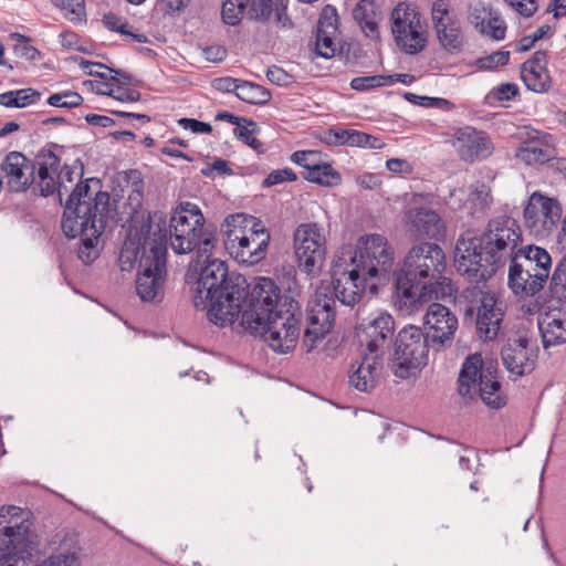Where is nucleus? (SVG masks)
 <instances>
[{
	"label": "nucleus",
	"instance_id": "1",
	"mask_svg": "<svg viewBox=\"0 0 566 566\" xmlns=\"http://www.w3.org/2000/svg\"><path fill=\"white\" fill-rule=\"evenodd\" d=\"M202 262L199 277L192 286V302L206 311L217 326L232 325L242 308L239 326L253 336H260L276 353L295 348L300 337L298 318L290 310H277L280 290L270 277H259L248 293L245 280L229 275L224 261L211 259V252L198 258Z\"/></svg>",
	"mask_w": 566,
	"mask_h": 566
},
{
	"label": "nucleus",
	"instance_id": "2",
	"mask_svg": "<svg viewBox=\"0 0 566 566\" xmlns=\"http://www.w3.org/2000/svg\"><path fill=\"white\" fill-rule=\"evenodd\" d=\"M395 263V251L382 234H366L358 239L355 249L344 248L334 258L332 283H322L307 305V326L303 345L313 350L331 331L335 317V305L353 307L365 290L373 294L377 285L389 280Z\"/></svg>",
	"mask_w": 566,
	"mask_h": 566
},
{
	"label": "nucleus",
	"instance_id": "3",
	"mask_svg": "<svg viewBox=\"0 0 566 566\" xmlns=\"http://www.w3.org/2000/svg\"><path fill=\"white\" fill-rule=\"evenodd\" d=\"M521 241V227L514 218L506 214L494 217L489 220L480 238L458 239L457 271L469 281H486L514 256Z\"/></svg>",
	"mask_w": 566,
	"mask_h": 566
},
{
	"label": "nucleus",
	"instance_id": "4",
	"mask_svg": "<svg viewBox=\"0 0 566 566\" xmlns=\"http://www.w3.org/2000/svg\"><path fill=\"white\" fill-rule=\"evenodd\" d=\"M109 196L101 182L90 178L76 185L65 202L62 229L69 238H80L78 258L91 264L98 256V240L108 216Z\"/></svg>",
	"mask_w": 566,
	"mask_h": 566
},
{
	"label": "nucleus",
	"instance_id": "5",
	"mask_svg": "<svg viewBox=\"0 0 566 566\" xmlns=\"http://www.w3.org/2000/svg\"><path fill=\"white\" fill-rule=\"evenodd\" d=\"M446 269V255L436 243L412 247L395 271V297L400 310L412 313L429 302Z\"/></svg>",
	"mask_w": 566,
	"mask_h": 566
},
{
	"label": "nucleus",
	"instance_id": "6",
	"mask_svg": "<svg viewBox=\"0 0 566 566\" xmlns=\"http://www.w3.org/2000/svg\"><path fill=\"white\" fill-rule=\"evenodd\" d=\"M224 248L237 262L254 265L266 255L270 233L254 217L237 213L222 226Z\"/></svg>",
	"mask_w": 566,
	"mask_h": 566
},
{
	"label": "nucleus",
	"instance_id": "7",
	"mask_svg": "<svg viewBox=\"0 0 566 566\" xmlns=\"http://www.w3.org/2000/svg\"><path fill=\"white\" fill-rule=\"evenodd\" d=\"M169 239L175 253L186 254L197 249L198 258L212 252L216 241L213 233L203 229V216L196 206L191 209L181 208L174 213Z\"/></svg>",
	"mask_w": 566,
	"mask_h": 566
},
{
	"label": "nucleus",
	"instance_id": "8",
	"mask_svg": "<svg viewBox=\"0 0 566 566\" xmlns=\"http://www.w3.org/2000/svg\"><path fill=\"white\" fill-rule=\"evenodd\" d=\"M458 382V392L463 398L471 400L480 397L492 408H501L505 405L496 373L492 366H484L481 354H472L465 358Z\"/></svg>",
	"mask_w": 566,
	"mask_h": 566
},
{
	"label": "nucleus",
	"instance_id": "9",
	"mask_svg": "<svg viewBox=\"0 0 566 566\" xmlns=\"http://www.w3.org/2000/svg\"><path fill=\"white\" fill-rule=\"evenodd\" d=\"M139 260L136 293L143 302L160 303L165 296L167 245L165 238L148 240Z\"/></svg>",
	"mask_w": 566,
	"mask_h": 566
},
{
	"label": "nucleus",
	"instance_id": "10",
	"mask_svg": "<svg viewBox=\"0 0 566 566\" xmlns=\"http://www.w3.org/2000/svg\"><path fill=\"white\" fill-rule=\"evenodd\" d=\"M428 354V336L418 326H406L396 338L390 369L400 379L409 378L416 370L427 365Z\"/></svg>",
	"mask_w": 566,
	"mask_h": 566
},
{
	"label": "nucleus",
	"instance_id": "11",
	"mask_svg": "<svg viewBox=\"0 0 566 566\" xmlns=\"http://www.w3.org/2000/svg\"><path fill=\"white\" fill-rule=\"evenodd\" d=\"M326 234L316 222L297 226L294 231V251L298 269L308 276H318L326 259Z\"/></svg>",
	"mask_w": 566,
	"mask_h": 566
},
{
	"label": "nucleus",
	"instance_id": "12",
	"mask_svg": "<svg viewBox=\"0 0 566 566\" xmlns=\"http://www.w3.org/2000/svg\"><path fill=\"white\" fill-rule=\"evenodd\" d=\"M391 32L397 46L407 54H417L426 48L427 30L420 13L406 2L391 12Z\"/></svg>",
	"mask_w": 566,
	"mask_h": 566
},
{
	"label": "nucleus",
	"instance_id": "13",
	"mask_svg": "<svg viewBox=\"0 0 566 566\" xmlns=\"http://www.w3.org/2000/svg\"><path fill=\"white\" fill-rule=\"evenodd\" d=\"M465 298H470L472 305L467 313H476L475 325L480 338L493 340L497 337L503 317V304L493 293L485 292L479 287L467 289L463 293Z\"/></svg>",
	"mask_w": 566,
	"mask_h": 566
},
{
	"label": "nucleus",
	"instance_id": "14",
	"mask_svg": "<svg viewBox=\"0 0 566 566\" xmlns=\"http://www.w3.org/2000/svg\"><path fill=\"white\" fill-rule=\"evenodd\" d=\"M562 213V205L557 199L535 191L523 210L524 224L535 238L544 239L557 229Z\"/></svg>",
	"mask_w": 566,
	"mask_h": 566
},
{
	"label": "nucleus",
	"instance_id": "15",
	"mask_svg": "<svg viewBox=\"0 0 566 566\" xmlns=\"http://www.w3.org/2000/svg\"><path fill=\"white\" fill-rule=\"evenodd\" d=\"M553 298L545 311L538 316V328L544 347L566 343V287L554 291L551 282Z\"/></svg>",
	"mask_w": 566,
	"mask_h": 566
},
{
	"label": "nucleus",
	"instance_id": "16",
	"mask_svg": "<svg viewBox=\"0 0 566 566\" xmlns=\"http://www.w3.org/2000/svg\"><path fill=\"white\" fill-rule=\"evenodd\" d=\"M358 338L366 345V352L384 355V348L395 332L392 316L385 312L373 313L366 322L358 326Z\"/></svg>",
	"mask_w": 566,
	"mask_h": 566
},
{
	"label": "nucleus",
	"instance_id": "17",
	"mask_svg": "<svg viewBox=\"0 0 566 566\" xmlns=\"http://www.w3.org/2000/svg\"><path fill=\"white\" fill-rule=\"evenodd\" d=\"M423 325L432 345L444 347L453 340L458 329V318L447 306L432 303L423 316Z\"/></svg>",
	"mask_w": 566,
	"mask_h": 566
},
{
	"label": "nucleus",
	"instance_id": "18",
	"mask_svg": "<svg viewBox=\"0 0 566 566\" xmlns=\"http://www.w3.org/2000/svg\"><path fill=\"white\" fill-rule=\"evenodd\" d=\"M451 144L459 157L468 163L485 159L494 150L489 136L472 126L457 128L452 134Z\"/></svg>",
	"mask_w": 566,
	"mask_h": 566
},
{
	"label": "nucleus",
	"instance_id": "19",
	"mask_svg": "<svg viewBox=\"0 0 566 566\" xmlns=\"http://www.w3.org/2000/svg\"><path fill=\"white\" fill-rule=\"evenodd\" d=\"M408 231L416 238L440 240L446 234V227L437 211L428 207H410L405 212Z\"/></svg>",
	"mask_w": 566,
	"mask_h": 566
},
{
	"label": "nucleus",
	"instance_id": "20",
	"mask_svg": "<svg viewBox=\"0 0 566 566\" xmlns=\"http://www.w3.org/2000/svg\"><path fill=\"white\" fill-rule=\"evenodd\" d=\"M165 238V244L167 245V231L157 224V229L153 231V224L147 226V233H144V227L140 230H129L126 240L119 252L118 263L122 271H132L135 264L144 255V247L146 241Z\"/></svg>",
	"mask_w": 566,
	"mask_h": 566
},
{
	"label": "nucleus",
	"instance_id": "21",
	"mask_svg": "<svg viewBox=\"0 0 566 566\" xmlns=\"http://www.w3.org/2000/svg\"><path fill=\"white\" fill-rule=\"evenodd\" d=\"M0 169L11 191H25L35 181V165L20 151H10Z\"/></svg>",
	"mask_w": 566,
	"mask_h": 566
},
{
	"label": "nucleus",
	"instance_id": "22",
	"mask_svg": "<svg viewBox=\"0 0 566 566\" xmlns=\"http://www.w3.org/2000/svg\"><path fill=\"white\" fill-rule=\"evenodd\" d=\"M516 159L527 166L543 165L556 158L554 138L547 133L532 129L524 144L517 149Z\"/></svg>",
	"mask_w": 566,
	"mask_h": 566
},
{
	"label": "nucleus",
	"instance_id": "23",
	"mask_svg": "<svg viewBox=\"0 0 566 566\" xmlns=\"http://www.w3.org/2000/svg\"><path fill=\"white\" fill-rule=\"evenodd\" d=\"M384 366L380 354L364 353L360 360L352 364L348 384L360 392H370L376 388Z\"/></svg>",
	"mask_w": 566,
	"mask_h": 566
},
{
	"label": "nucleus",
	"instance_id": "24",
	"mask_svg": "<svg viewBox=\"0 0 566 566\" xmlns=\"http://www.w3.org/2000/svg\"><path fill=\"white\" fill-rule=\"evenodd\" d=\"M509 261L525 272L532 273L534 277L545 284L552 269L549 253L536 245L521 248Z\"/></svg>",
	"mask_w": 566,
	"mask_h": 566
},
{
	"label": "nucleus",
	"instance_id": "25",
	"mask_svg": "<svg viewBox=\"0 0 566 566\" xmlns=\"http://www.w3.org/2000/svg\"><path fill=\"white\" fill-rule=\"evenodd\" d=\"M337 33V11L333 6H325L321 12L316 30V52L319 56L329 59L335 55L338 50Z\"/></svg>",
	"mask_w": 566,
	"mask_h": 566
},
{
	"label": "nucleus",
	"instance_id": "26",
	"mask_svg": "<svg viewBox=\"0 0 566 566\" xmlns=\"http://www.w3.org/2000/svg\"><path fill=\"white\" fill-rule=\"evenodd\" d=\"M248 7L251 19H266L272 12V0H226L221 12L224 23L237 25Z\"/></svg>",
	"mask_w": 566,
	"mask_h": 566
},
{
	"label": "nucleus",
	"instance_id": "27",
	"mask_svg": "<svg viewBox=\"0 0 566 566\" xmlns=\"http://www.w3.org/2000/svg\"><path fill=\"white\" fill-rule=\"evenodd\" d=\"M547 54L536 51L531 59L522 64L521 77L526 87L535 93H544L551 87V76L546 69Z\"/></svg>",
	"mask_w": 566,
	"mask_h": 566
},
{
	"label": "nucleus",
	"instance_id": "28",
	"mask_svg": "<svg viewBox=\"0 0 566 566\" xmlns=\"http://www.w3.org/2000/svg\"><path fill=\"white\" fill-rule=\"evenodd\" d=\"M19 512L20 507L18 506H2L0 509V520L7 516H18ZM21 530L22 526L18 522L8 521L6 525H2V521H0V562L9 560L17 555V544L22 537Z\"/></svg>",
	"mask_w": 566,
	"mask_h": 566
},
{
	"label": "nucleus",
	"instance_id": "29",
	"mask_svg": "<svg viewBox=\"0 0 566 566\" xmlns=\"http://www.w3.org/2000/svg\"><path fill=\"white\" fill-rule=\"evenodd\" d=\"M527 339L510 340L502 349V361L507 371L515 376H523L534 368V360L527 349Z\"/></svg>",
	"mask_w": 566,
	"mask_h": 566
},
{
	"label": "nucleus",
	"instance_id": "30",
	"mask_svg": "<svg viewBox=\"0 0 566 566\" xmlns=\"http://www.w3.org/2000/svg\"><path fill=\"white\" fill-rule=\"evenodd\" d=\"M509 286L516 296L526 298L538 293L544 287V284L534 277L532 273L525 272L511 263L509 269Z\"/></svg>",
	"mask_w": 566,
	"mask_h": 566
},
{
	"label": "nucleus",
	"instance_id": "31",
	"mask_svg": "<svg viewBox=\"0 0 566 566\" xmlns=\"http://www.w3.org/2000/svg\"><path fill=\"white\" fill-rule=\"evenodd\" d=\"M353 17L366 35L373 36L376 34L380 13L377 11L375 1L360 0L353 10Z\"/></svg>",
	"mask_w": 566,
	"mask_h": 566
},
{
	"label": "nucleus",
	"instance_id": "32",
	"mask_svg": "<svg viewBox=\"0 0 566 566\" xmlns=\"http://www.w3.org/2000/svg\"><path fill=\"white\" fill-rule=\"evenodd\" d=\"M438 40L449 52L459 51L463 44L461 24L458 19L448 20L434 27Z\"/></svg>",
	"mask_w": 566,
	"mask_h": 566
},
{
	"label": "nucleus",
	"instance_id": "33",
	"mask_svg": "<svg viewBox=\"0 0 566 566\" xmlns=\"http://www.w3.org/2000/svg\"><path fill=\"white\" fill-rule=\"evenodd\" d=\"M303 178L325 187L337 186L342 180L339 172L322 160L312 170L305 171Z\"/></svg>",
	"mask_w": 566,
	"mask_h": 566
},
{
	"label": "nucleus",
	"instance_id": "34",
	"mask_svg": "<svg viewBox=\"0 0 566 566\" xmlns=\"http://www.w3.org/2000/svg\"><path fill=\"white\" fill-rule=\"evenodd\" d=\"M235 96L249 104H265L271 99V94L266 88L243 80L239 81Z\"/></svg>",
	"mask_w": 566,
	"mask_h": 566
},
{
	"label": "nucleus",
	"instance_id": "35",
	"mask_svg": "<svg viewBox=\"0 0 566 566\" xmlns=\"http://www.w3.org/2000/svg\"><path fill=\"white\" fill-rule=\"evenodd\" d=\"M102 22L106 29L129 36L138 43L147 42V36L144 33L130 32L128 30V22L113 12L105 13Z\"/></svg>",
	"mask_w": 566,
	"mask_h": 566
},
{
	"label": "nucleus",
	"instance_id": "36",
	"mask_svg": "<svg viewBox=\"0 0 566 566\" xmlns=\"http://www.w3.org/2000/svg\"><path fill=\"white\" fill-rule=\"evenodd\" d=\"M52 3L65 11L64 17L73 23L86 21L84 0H51Z\"/></svg>",
	"mask_w": 566,
	"mask_h": 566
},
{
	"label": "nucleus",
	"instance_id": "37",
	"mask_svg": "<svg viewBox=\"0 0 566 566\" xmlns=\"http://www.w3.org/2000/svg\"><path fill=\"white\" fill-rule=\"evenodd\" d=\"M483 24L484 25L478 30L480 33L488 35L496 41L503 40L505 38L506 24L496 11L492 10L490 17Z\"/></svg>",
	"mask_w": 566,
	"mask_h": 566
},
{
	"label": "nucleus",
	"instance_id": "38",
	"mask_svg": "<svg viewBox=\"0 0 566 566\" xmlns=\"http://www.w3.org/2000/svg\"><path fill=\"white\" fill-rule=\"evenodd\" d=\"M558 242L563 244L564 249H566V214L563 219L562 229L558 233ZM552 283L554 291H560V289L566 287V255L556 266L552 276Z\"/></svg>",
	"mask_w": 566,
	"mask_h": 566
},
{
	"label": "nucleus",
	"instance_id": "39",
	"mask_svg": "<svg viewBox=\"0 0 566 566\" xmlns=\"http://www.w3.org/2000/svg\"><path fill=\"white\" fill-rule=\"evenodd\" d=\"M394 83V76L369 75L359 76L350 81V87L358 92H365L371 88L386 86Z\"/></svg>",
	"mask_w": 566,
	"mask_h": 566
},
{
	"label": "nucleus",
	"instance_id": "40",
	"mask_svg": "<svg viewBox=\"0 0 566 566\" xmlns=\"http://www.w3.org/2000/svg\"><path fill=\"white\" fill-rule=\"evenodd\" d=\"M347 146L352 147H361V148H370V149H380L384 147V143L369 134L349 129V135L347 136Z\"/></svg>",
	"mask_w": 566,
	"mask_h": 566
},
{
	"label": "nucleus",
	"instance_id": "41",
	"mask_svg": "<svg viewBox=\"0 0 566 566\" xmlns=\"http://www.w3.org/2000/svg\"><path fill=\"white\" fill-rule=\"evenodd\" d=\"M38 174H57L59 156L50 148H44L36 156Z\"/></svg>",
	"mask_w": 566,
	"mask_h": 566
},
{
	"label": "nucleus",
	"instance_id": "42",
	"mask_svg": "<svg viewBox=\"0 0 566 566\" xmlns=\"http://www.w3.org/2000/svg\"><path fill=\"white\" fill-rule=\"evenodd\" d=\"M82 102L83 97L73 91H62L50 95L48 98V104L53 107L73 108L80 106Z\"/></svg>",
	"mask_w": 566,
	"mask_h": 566
},
{
	"label": "nucleus",
	"instance_id": "43",
	"mask_svg": "<svg viewBox=\"0 0 566 566\" xmlns=\"http://www.w3.org/2000/svg\"><path fill=\"white\" fill-rule=\"evenodd\" d=\"M509 60L510 52L501 50L478 59L475 61V65L480 70H494L499 66L506 65L509 63Z\"/></svg>",
	"mask_w": 566,
	"mask_h": 566
},
{
	"label": "nucleus",
	"instance_id": "44",
	"mask_svg": "<svg viewBox=\"0 0 566 566\" xmlns=\"http://www.w3.org/2000/svg\"><path fill=\"white\" fill-rule=\"evenodd\" d=\"M291 160L303 167L305 171H310L322 160V153L318 150H297L292 154Z\"/></svg>",
	"mask_w": 566,
	"mask_h": 566
},
{
	"label": "nucleus",
	"instance_id": "45",
	"mask_svg": "<svg viewBox=\"0 0 566 566\" xmlns=\"http://www.w3.org/2000/svg\"><path fill=\"white\" fill-rule=\"evenodd\" d=\"M405 98L415 105L423 107H437L441 109H447L451 106V103L448 99L440 97L420 96L410 92L405 94Z\"/></svg>",
	"mask_w": 566,
	"mask_h": 566
},
{
	"label": "nucleus",
	"instance_id": "46",
	"mask_svg": "<svg viewBox=\"0 0 566 566\" xmlns=\"http://www.w3.org/2000/svg\"><path fill=\"white\" fill-rule=\"evenodd\" d=\"M56 174H38L33 185L39 189L40 195L49 197L56 190L59 191V182L55 180Z\"/></svg>",
	"mask_w": 566,
	"mask_h": 566
},
{
	"label": "nucleus",
	"instance_id": "47",
	"mask_svg": "<svg viewBox=\"0 0 566 566\" xmlns=\"http://www.w3.org/2000/svg\"><path fill=\"white\" fill-rule=\"evenodd\" d=\"M297 179L296 174L291 168L277 169L271 171L263 180V187H272L275 185L283 184L284 181H295Z\"/></svg>",
	"mask_w": 566,
	"mask_h": 566
},
{
	"label": "nucleus",
	"instance_id": "48",
	"mask_svg": "<svg viewBox=\"0 0 566 566\" xmlns=\"http://www.w3.org/2000/svg\"><path fill=\"white\" fill-rule=\"evenodd\" d=\"M252 128H250V125H240L239 127H235L233 133L234 135L241 139L242 142H244L247 145H249L251 148H253L254 150H261L262 147H263V144L254 137V128L256 127L255 126H251Z\"/></svg>",
	"mask_w": 566,
	"mask_h": 566
},
{
	"label": "nucleus",
	"instance_id": "49",
	"mask_svg": "<svg viewBox=\"0 0 566 566\" xmlns=\"http://www.w3.org/2000/svg\"><path fill=\"white\" fill-rule=\"evenodd\" d=\"M17 108H23L35 104L41 98V93L33 88L14 90Z\"/></svg>",
	"mask_w": 566,
	"mask_h": 566
},
{
	"label": "nucleus",
	"instance_id": "50",
	"mask_svg": "<svg viewBox=\"0 0 566 566\" xmlns=\"http://www.w3.org/2000/svg\"><path fill=\"white\" fill-rule=\"evenodd\" d=\"M432 21L434 27L454 18L449 15V3L447 0H437L432 4Z\"/></svg>",
	"mask_w": 566,
	"mask_h": 566
},
{
	"label": "nucleus",
	"instance_id": "51",
	"mask_svg": "<svg viewBox=\"0 0 566 566\" xmlns=\"http://www.w3.org/2000/svg\"><path fill=\"white\" fill-rule=\"evenodd\" d=\"M15 35L20 40V43H18L14 46L15 54H18L19 56L24 57L25 60H29V61L36 60L40 55V52L33 45H31L23 35H21V34H15Z\"/></svg>",
	"mask_w": 566,
	"mask_h": 566
},
{
	"label": "nucleus",
	"instance_id": "52",
	"mask_svg": "<svg viewBox=\"0 0 566 566\" xmlns=\"http://www.w3.org/2000/svg\"><path fill=\"white\" fill-rule=\"evenodd\" d=\"M492 10L493 9L491 7L483 3H478L472 8L470 13V21L476 30L484 25L483 23L490 17Z\"/></svg>",
	"mask_w": 566,
	"mask_h": 566
},
{
	"label": "nucleus",
	"instance_id": "53",
	"mask_svg": "<svg viewBox=\"0 0 566 566\" xmlns=\"http://www.w3.org/2000/svg\"><path fill=\"white\" fill-rule=\"evenodd\" d=\"M268 80L279 86H287L292 83V76L279 66H270L266 71Z\"/></svg>",
	"mask_w": 566,
	"mask_h": 566
},
{
	"label": "nucleus",
	"instance_id": "54",
	"mask_svg": "<svg viewBox=\"0 0 566 566\" xmlns=\"http://www.w3.org/2000/svg\"><path fill=\"white\" fill-rule=\"evenodd\" d=\"M523 17H532L538 8L536 0H504Z\"/></svg>",
	"mask_w": 566,
	"mask_h": 566
},
{
	"label": "nucleus",
	"instance_id": "55",
	"mask_svg": "<svg viewBox=\"0 0 566 566\" xmlns=\"http://www.w3.org/2000/svg\"><path fill=\"white\" fill-rule=\"evenodd\" d=\"M178 124L184 129L190 130L195 134H209L212 130L210 124L197 120L195 118L184 117L178 120Z\"/></svg>",
	"mask_w": 566,
	"mask_h": 566
},
{
	"label": "nucleus",
	"instance_id": "56",
	"mask_svg": "<svg viewBox=\"0 0 566 566\" xmlns=\"http://www.w3.org/2000/svg\"><path fill=\"white\" fill-rule=\"evenodd\" d=\"M80 66L91 76L108 80V72L106 71L108 67L102 63L81 60Z\"/></svg>",
	"mask_w": 566,
	"mask_h": 566
},
{
	"label": "nucleus",
	"instance_id": "57",
	"mask_svg": "<svg viewBox=\"0 0 566 566\" xmlns=\"http://www.w3.org/2000/svg\"><path fill=\"white\" fill-rule=\"evenodd\" d=\"M238 78L233 77H218L212 81V87L216 88L219 92L222 93H237L238 85H239Z\"/></svg>",
	"mask_w": 566,
	"mask_h": 566
},
{
	"label": "nucleus",
	"instance_id": "58",
	"mask_svg": "<svg viewBox=\"0 0 566 566\" xmlns=\"http://www.w3.org/2000/svg\"><path fill=\"white\" fill-rule=\"evenodd\" d=\"M108 95L119 102H137L140 99V93L136 90H122L120 87L111 88Z\"/></svg>",
	"mask_w": 566,
	"mask_h": 566
},
{
	"label": "nucleus",
	"instance_id": "59",
	"mask_svg": "<svg viewBox=\"0 0 566 566\" xmlns=\"http://www.w3.org/2000/svg\"><path fill=\"white\" fill-rule=\"evenodd\" d=\"M386 167L389 171L400 175H408L412 171L411 165L400 158H391L386 161Z\"/></svg>",
	"mask_w": 566,
	"mask_h": 566
},
{
	"label": "nucleus",
	"instance_id": "60",
	"mask_svg": "<svg viewBox=\"0 0 566 566\" xmlns=\"http://www.w3.org/2000/svg\"><path fill=\"white\" fill-rule=\"evenodd\" d=\"M518 92V88L515 84L505 83L494 88L493 95L499 101H510L513 98Z\"/></svg>",
	"mask_w": 566,
	"mask_h": 566
},
{
	"label": "nucleus",
	"instance_id": "61",
	"mask_svg": "<svg viewBox=\"0 0 566 566\" xmlns=\"http://www.w3.org/2000/svg\"><path fill=\"white\" fill-rule=\"evenodd\" d=\"M349 135V129H329L326 133L325 140L327 144L332 145H347V136Z\"/></svg>",
	"mask_w": 566,
	"mask_h": 566
},
{
	"label": "nucleus",
	"instance_id": "62",
	"mask_svg": "<svg viewBox=\"0 0 566 566\" xmlns=\"http://www.w3.org/2000/svg\"><path fill=\"white\" fill-rule=\"evenodd\" d=\"M471 190V199L473 201H479L481 206L488 205V198H489V188L484 184L476 182L473 185Z\"/></svg>",
	"mask_w": 566,
	"mask_h": 566
},
{
	"label": "nucleus",
	"instance_id": "63",
	"mask_svg": "<svg viewBox=\"0 0 566 566\" xmlns=\"http://www.w3.org/2000/svg\"><path fill=\"white\" fill-rule=\"evenodd\" d=\"M74 170L70 166H64L59 174V197L62 198L63 190L67 192V187L65 186V181H73Z\"/></svg>",
	"mask_w": 566,
	"mask_h": 566
},
{
	"label": "nucleus",
	"instance_id": "64",
	"mask_svg": "<svg viewBox=\"0 0 566 566\" xmlns=\"http://www.w3.org/2000/svg\"><path fill=\"white\" fill-rule=\"evenodd\" d=\"M205 56L208 61L221 62L226 59L227 51L219 45H212L205 49Z\"/></svg>",
	"mask_w": 566,
	"mask_h": 566
}]
</instances>
